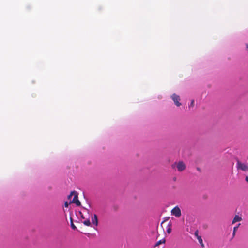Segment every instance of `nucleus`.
<instances>
[{"label":"nucleus","mask_w":248,"mask_h":248,"mask_svg":"<svg viewBox=\"0 0 248 248\" xmlns=\"http://www.w3.org/2000/svg\"><path fill=\"white\" fill-rule=\"evenodd\" d=\"M171 167L173 169L176 168L178 171L181 172L186 169V165L183 161H180L173 163L171 165Z\"/></svg>","instance_id":"f257e3e1"},{"label":"nucleus","mask_w":248,"mask_h":248,"mask_svg":"<svg viewBox=\"0 0 248 248\" xmlns=\"http://www.w3.org/2000/svg\"><path fill=\"white\" fill-rule=\"evenodd\" d=\"M236 168L237 170H240L243 171H247L248 170V166L246 163L241 162L239 160H237Z\"/></svg>","instance_id":"f03ea898"},{"label":"nucleus","mask_w":248,"mask_h":248,"mask_svg":"<svg viewBox=\"0 0 248 248\" xmlns=\"http://www.w3.org/2000/svg\"><path fill=\"white\" fill-rule=\"evenodd\" d=\"M72 194L74 197L72 200L70 201V203H75L77 206H80L81 205V203L78 199V192L75 191H72Z\"/></svg>","instance_id":"7ed1b4c3"},{"label":"nucleus","mask_w":248,"mask_h":248,"mask_svg":"<svg viewBox=\"0 0 248 248\" xmlns=\"http://www.w3.org/2000/svg\"><path fill=\"white\" fill-rule=\"evenodd\" d=\"M171 213L176 217H179L181 216V210L178 206H176L171 210Z\"/></svg>","instance_id":"20e7f679"},{"label":"nucleus","mask_w":248,"mask_h":248,"mask_svg":"<svg viewBox=\"0 0 248 248\" xmlns=\"http://www.w3.org/2000/svg\"><path fill=\"white\" fill-rule=\"evenodd\" d=\"M171 98L177 106L179 107L181 105V103L179 102L180 97L179 95L174 93L172 95Z\"/></svg>","instance_id":"39448f33"},{"label":"nucleus","mask_w":248,"mask_h":248,"mask_svg":"<svg viewBox=\"0 0 248 248\" xmlns=\"http://www.w3.org/2000/svg\"><path fill=\"white\" fill-rule=\"evenodd\" d=\"M242 220V217L238 215H235L232 221V224H234L236 222L240 221Z\"/></svg>","instance_id":"423d86ee"},{"label":"nucleus","mask_w":248,"mask_h":248,"mask_svg":"<svg viewBox=\"0 0 248 248\" xmlns=\"http://www.w3.org/2000/svg\"><path fill=\"white\" fill-rule=\"evenodd\" d=\"M93 224H94L96 226L98 225V219L97 216L96 214L93 215V217L92 219Z\"/></svg>","instance_id":"0eeeda50"},{"label":"nucleus","mask_w":248,"mask_h":248,"mask_svg":"<svg viewBox=\"0 0 248 248\" xmlns=\"http://www.w3.org/2000/svg\"><path fill=\"white\" fill-rule=\"evenodd\" d=\"M165 241L166 240L164 238L162 239L161 240H160L159 241L157 242L155 246L156 247L159 246L160 244H164L165 243Z\"/></svg>","instance_id":"6e6552de"},{"label":"nucleus","mask_w":248,"mask_h":248,"mask_svg":"<svg viewBox=\"0 0 248 248\" xmlns=\"http://www.w3.org/2000/svg\"><path fill=\"white\" fill-rule=\"evenodd\" d=\"M168 229L167 230V232L168 233H170L171 232V223L170 222L169 223V224L168 225Z\"/></svg>","instance_id":"1a4fd4ad"},{"label":"nucleus","mask_w":248,"mask_h":248,"mask_svg":"<svg viewBox=\"0 0 248 248\" xmlns=\"http://www.w3.org/2000/svg\"><path fill=\"white\" fill-rule=\"evenodd\" d=\"M240 224H238V225L237 226H235L233 228V233H232V236L234 237L235 235V232H236V231H237V230L238 229L239 226H240Z\"/></svg>","instance_id":"9d476101"},{"label":"nucleus","mask_w":248,"mask_h":248,"mask_svg":"<svg viewBox=\"0 0 248 248\" xmlns=\"http://www.w3.org/2000/svg\"><path fill=\"white\" fill-rule=\"evenodd\" d=\"M83 223L87 226H90L91 225V222L89 219H86V220L84 221L83 222Z\"/></svg>","instance_id":"9b49d317"},{"label":"nucleus","mask_w":248,"mask_h":248,"mask_svg":"<svg viewBox=\"0 0 248 248\" xmlns=\"http://www.w3.org/2000/svg\"><path fill=\"white\" fill-rule=\"evenodd\" d=\"M70 221H71V228L73 229H74V230L77 229V227H76V226L73 223V219H72V217H70Z\"/></svg>","instance_id":"f8f14e48"},{"label":"nucleus","mask_w":248,"mask_h":248,"mask_svg":"<svg viewBox=\"0 0 248 248\" xmlns=\"http://www.w3.org/2000/svg\"><path fill=\"white\" fill-rule=\"evenodd\" d=\"M197 239H198L199 242L200 243V244L202 243L203 242L202 237L200 236H198Z\"/></svg>","instance_id":"ddd939ff"},{"label":"nucleus","mask_w":248,"mask_h":248,"mask_svg":"<svg viewBox=\"0 0 248 248\" xmlns=\"http://www.w3.org/2000/svg\"><path fill=\"white\" fill-rule=\"evenodd\" d=\"M72 196H73V194H72V192H71V193L70 194V195H69L68 196V200H70V201L71 200H71V198H72Z\"/></svg>","instance_id":"4468645a"},{"label":"nucleus","mask_w":248,"mask_h":248,"mask_svg":"<svg viewBox=\"0 0 248 248\" xmlns=\"http://www.w3.org/2000/svg\"><path fill=\"white\" fill-rule=\"evenodd\" d=\"M194 105V100H192L191 102V103H190V105L189 106V107H193Z\"/></svg>","instance_id":"2eb2a0df"},{"label":"nucleus","mask_w":248,"mask_h":248,"mask_svg":"<svg viewBox=\"0 0 248 248\" xmlns=\"http://www.w3.org/2000/svg\"><path fill=\"white\" fill-rule=\"evenodd\" d=\"M64 206H65V207H68L69 203H68V202L67 201L65 202H64Z\"/></svg>","instance_id":"dca6fc26"},{"label":"nucleus","mask_w":248,"mask_h":248,"mask_svg":"<svg viewBox=\"0 0 248 248\" xmlns=\"http://www.w3.org/2000/svg\"><path fill=\"white\" fill-rule=\"evenodd\" d=\"M195 235L197 236V237H198V231H196L195 232Z\"/></svg>","instance_id":"f3484780"},{"label":"nucleus","mask_w":248,"mask_h":248,"mask_svg":"<svg viewBox=\"0 0 248 248\" xmlns=\"http://www.w3.org/2000/svg\"><path fill=\"white\" fill-rule=\"evenodd\" d=\"M200 244H201V246H202V248H204V244H203V242H202V243H201Z\"/></svg>","instance_id":"a211bd4d"},{"label":"nucleus","mask_w":248,"mask_h":248,"mask_svg":"<svg viewBox=\"0 0 248 248\" xmlns=\"http://www.w3.org/2000/svg\"><path fill=\"white\" fill-rule=\"evenodd\" d=\"M245 180L248 183V176L246 177Z\"/></svg>","instance_id":"6ab92c4d"},{"label":"nucleus","mask_w":248,"mask_h":248,"mask_svg":"<svg viewBox=\"0 0 248 248\" xmlns=\"http://www.w3.org/2000/svg\"><path fill=\"white\" fill-rule=\"evenodd\" d=\"M246 47H247V48H248V44H247Z\"/></svg>","instance_id":"aec40b11"},{"label":"nucleus","mask_w":248,"mask_h":248,"mask_svg":"<svg viewBox=\"0 0 248 248\" xmlns=\"http://www.w3.org/2000/svg\"><path fill=\"white\" fill-rule=\"evenodd\" d=\"M247 171H248V170Z\"/></svg>","instance_id":"412c9836"}]
</instances>
